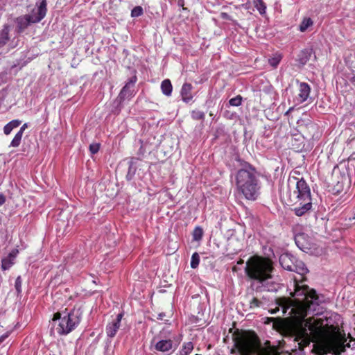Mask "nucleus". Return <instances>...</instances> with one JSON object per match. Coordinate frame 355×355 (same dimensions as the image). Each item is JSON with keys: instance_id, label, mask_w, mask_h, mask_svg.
Segmentation results:
<instances>
[{"instance_id": "nucleus-1", "label": "nucleus", "mask_w": 355, "mask_h": 355, "mask_svg": "<svg viewBox=\"0 0 355 355\" xmlns=\"http://www.w3.org/2000/svg\"><path fill=\"white\" fill-rule=\"evenodd\" d=\"M295 286L293 296L300 304V310L298 315L295 316L293 331L295 340H301L300 344L304 343V345H307L311 337L319 338L324 336L326 331L324 326L327 324H324V320L322 318H309L305 319L309 312H313L316 310V307L321 301L316 292L314 290H310L309 286L298 284H295Z\"/></svg>"}, {"instance_id": "nucleus-2", "label": "nucleus", "mask_w": 355, "mask_h": 355, "mask_svg": "<svg viewBox=\"0 0 355 355\" xmlns=\"http://www.w3.org/2000/svg\"><path fill=\"white\" fill-rule=\"evenodd\" d=\"M272 262L267 258L251 257L247 262L245 271L247 276L257 282L255 291L257 292L277 291L279 286L272 281Z\"/></svg>"}, {"instance_id": "nucleus-3", "label": "nucleus", "mask_w": 355, "mask_h": 355, "mask_svg": "<svg viewBox=\"0 0 355 355\" xmlns=\"http://www.w3.org/2000/svg\"><path fill=\"white\" fill-rule=\"evenodd\" d=\"M256 168L245 163L243 168L238 170L235 174V182L237 190L249 200H255L261 188Z\"/></svg>"}, {"instance_id": "nucleus-4", "label": "nucleus", "mask_w": 355, "mask_h": 355, "mask_svg": "<svg viewBox=\"0 0 355 355\" xmlns=\"http://www.w3.org/2000/svg\"><path fill=\"white\" fill-rule=\"evenodd\" d=\"M297 180L295 188L289 194V202L295 207L293 209L297 216H302L312 209L311 189L304 178H295Z\"/></svg>"}, {"instance_id": "nucleus-5", "label": "nucleus", "mask_w": 355, "mask_h": 355, "mask_svg": "<svg viewBox=\"0 0 355 355\" xmlns=\"http://www.w3.org/2000/svg\"><path fill=\"white\" fill-rule=\"evenodd\" d=\"M80 322V315L78 311L55 313L51 322V334L55 331L60 336H66L74 330Z\"/></svg>"}, {"instance_id": "nucleus-6", "label": "nucleus", "mask_w": 355, "mask_h": 355, "mask_svg": "<svg viewBox=\"0 0 355 355\" xmlns=\"http://www.w3.org/2000/svg\"><path fill=\"white\" fill-rule=\"evenodd\" d=\"M346 340L339 338L338 336L331 334L327 336L320 344L319 350L320 355L331 353L334 355H340L345 351L346 347H349V344H345Z\"/></svg>"}, {"instance_id": "nucleus-7", "label": "nucleus", "mask_w": 355, "mask_h": 355, "mask_svg": "<svg viewBox=\"0 0 355 355\" xmlns=\"http://www.w3.org/2000/svg\"><path fill=\"white\" fill-rule=\"evenodd\" d=\"M257 336L247 332H237L233 335L234 347L241 355H249L255 349Z\"/></svg>"}, {"instance_id": "nucleus-8", "label": "nucleus", "mask_w": 355, "mask_h": 355, "mask_svg": "<svg viewBox=\"0 0 355 355\" xmlns=\"http://www.w3.org/2000/svg\"><path fill=\"white\" fill-rule=\"evenodd\" d=\"M279 261L282 267L288 271H293L301 275H304L309 272L304 263L289 252L281 254Z\"/></svg>"}, {"instance_id": "nucleus-9", "label": "nucleus", "mask_w": 355, "mask_h": 355, "mask_svg": "<svg viewBox=\"0 0 355 355\" xmlns=\"http://www.w3.org/2000/svg\"><path fill=\"white\" fill-rule=\"evenodd\" d=\"M46 6V0H39L36 2L35 8L31 10L30 13L27 14L33 23H38L45 17L47 12Z\"/></svg>"}, {"instance_id": "nucleus-10", "label": "nucleus", "mask_w": 355, "mask_h": 355, "mask_svg": "<svg viewBox=\"0 0 355 355\" xmlns=\"http://www.w3.org/2000/svg\"><path fill=\"white\" fill-rule=\"evenodd\" d=\"M296 83L298 85L299 92L295 97L294 101L297 105H300L308 99L311 92V87L308 83L300 82L297 79L296 80Z\"/></svg>"}, {"instance_id": "nucleus-11", "label": "nucleus", "mask_w": 355, "mask_h": 355, "mask_svg": "<svg viewBox=\"0 0 355 355\" xmlns=\"http://www.w3.org/2000/svg\"><path fill=\"white\" fill-rule=\"evenodd\" d=\"M123 315V314L122 313H119L115 319L107 324L105 331L108 337L114 338L116 336L120 328Z\"/></svg>"}, {"instance_id": "nucleus-12", "label": "nucleus", "mask_w": 355, "mask_h": 355, "mask_svg": "<svg viewBox=\"0 0 355 355\" xmlns=\"http://www.w3.org/2000/svg\"><path fill=\"white\" fill-rule=\"evenodd\" d=\"M137 77L132 76L130 78L126 84L124 85V87L121 89L118 98H119L120 101H124L125 98H129L132 96V92L130 91V88L132 87L135 83L137 82Z\"/></svg>"}, {"instance_id": "nucleus-13", "label": "nucleus", "mask_w": 355, "mask_h": 355, "mask_svg": "<svg viewBox=\"0 0 355 355\" xmlns=\"http://www.w3.org/2000/svg\"><path fill=\"white\" fill-rule=\"evenodd\" d=\"M175 349L176 345H173V342L171 339L160 340L155 345V349L163 353L173 352Z\"/></svg>"}, {"instance_id": "nucleus-14", "label": "nucleus", "mask_w": 355, "mask_h": 355, "mask_svg": "<svg viewBox=\"0 0 355 355\" xmlns=\"http://www.w3.org/2000/svg\"><path fill=\"white\" fill-rule=\"evenodd\" d=\"M18 252V250L14 249L8 254L7 257L2 259L1 268L3 270H7L12 267V266L15 263V259L17 257Z\"/></svg>"}, {"instance_id": "nucleus-15", "label": "nucleus", "mask_w": 355, "mask_h": 355, "mask_svg": "<svg viewBox=\"0 0 355 355\" xmlns=\"http://www.w3.org/2000/svg\"><path fill=\"white\" fill-rule=\"evenodd\" d=\"M193 86L191 83H184L181 88V97L184 103H189L193 98L192 94Z\"/></svg>"}, {"instance_id": "nucleus-16", "label": "nucleus", "mask_w": 355, "mask_h": 355, "mask_svg": "<svg viewBox=\"0 0 355 355\" xmlns=\"http://www.w3.org/2000/svg\"><path fill=\"white\" fill-rule=\"evenodd\" d=\"M31 24L33 23L27 15L21 16L17 19V28L19 32L24 31Z\"/></svg>"}, {"instance_id": "nucleus-17", "label": "nucleus", "mask_w": 355, "mask_h": 355, "mask_svg": "<svg viewBox=\"0 0 355 355\" xmlns=\"http://www.w3.org/2000/svg\"><path fill=\"white\" fill-rule=\"evenodd\" d=\"M10 27L8 25H4L3 28L0 30V48L3 47L8 42Z\"/></svg>"}, {"instance_id": "nucleus-18", "label": "nucleus", "mask_w": 355, "mask_h": 355, "mask_svg": "<svg viewBox=\"0 0 355 355\" xmlns=\"http://www.w3.org/2000/svg\"><path fill=\"white\" fill-rule=\"evenodd\" d=\"M312 53V49H305L301 51L298 58L299 62L302 65L306 64V62L310 60Z\"/></svg>"}, {"instance_id": "nucleus-19", "label": "nucleus", "mask_w": 355, "mask_h": 355, "mask_svg": "<svg viewBox=\"0 0 355 355\" xmlns=\"http://www.w3.org/2000/svg\"><path fill=\"white\" fill-rule=\"evenodd\" d=\"M161 89L165 96H170L171 95L173 86L169 79H165L162 82Z\"/></svg>"}, {"instance_id": "nucleus-20", "label": "nucleus", "mask_w": 355, "mask_h": 355, "mask_svg": "<svg viewBox=\"0 0 355 355\" xmlns=\"http://www.w3.org/2000/svg\"><path fill=\"white\" fill-rule=\"evenodd\" d=\"M21 123V121L18 119H15L10 121L3 127L4 134L6 135H10L14 128H17L18 126L20 125Z\"/></svg>"}, {"instance_id": "nucleus-21", "label": "nucleus", "mask_w": 355, "mask_h": 355, "mask_svg": "<svg viewBox=\"0 0 355 355\" xmlns=\"http://www.w3.org/2000/svg\"><path fill=\"white\" fill-rule=\"evenodd\" d=\"M282 58L283 55L281 53L276 52L268 59V63L272 68L275 69L280 63Z\"/></svg>"}, {"instance_id": "nucleus-22", "label": "nucleus", "mask_w": 355, "mask_h": 355, "mask_svg": "<svg viewBox=\"0 0 355 355\" xmlns=\"http://www.w3.org/2000/svg\"><path fill=\"white\" fill-rule=\"evenodd\" d=\"M304 234H300L295 236V241L297 246L302 251H305L308 249V247L304 243Z\"/></svg>"}, {"instance_id": "nucleus-23", "label": "nucleus", "mask_w": 355, "mask_h": 355, "mask_svg": "<svg viewBox=\"0 0 355 355\" xmlns=\"http://www.w3.org/2000/svg\"><path fill=\"white\" fill-rule=\"evenodd\" d=\"M313 24V21L310 17H305L299 26V31L300 32H305L309 27L312 26Z\"/></svg>"}, {"instance_id": "nucleus-24", "label": "nucleus", "mask_w": 355, "mask_h": 355, "mask_svg": "<svg viewBox=\"0 0 355 355\" xmlns=\"http://www.w3.org/2000/svg\"><path fill=\"white\" fill-rule=\"evenodd\" d=\"M193 349V344L192 342L184 343L180 352V355H189Z\"/></svg>"}, {"instance_id": "nucleus-25", "label": "nucleus", "mask_w": 355, "mask_h": 355, "mask_svg": "<svg viewBox=\"0 0 355 355\" xmlns=\"http://www.w3.org/2000/svg\"><path fill=\"white\" fill-rule=\"evenodd\" d=\"M254 5L261 15L266 13V5L263 0H254Z\"/></svg>"}, {"instance_id": "nucleus-26", "label": "nucleus", "mask_w": 355, "mask_h": 355, "mask_svg": "<svg viewBox=\"0 0 355 355\" xmlns=\"http://www.w3.org/2000/svg\"><path fill=\"white\" fill-rule=\"evenodd\" d=\"M193 241H200L203 236V230L201 227L197 226L194 228L193 231Z\"/></svg>"}, {"instance_id": "nucleus-27", "label": "nucleus", "mask_w": 355, "mask_h": 355, "mask_svg": "<svg viewBox=\"0 0 355 355\" xmlns=\"http://www.w3.org/2000/svg\"><path fill=\"white\" fill-rule=\"evenodd\" d=\"M22 136L23 135H21V132H17L15 135L14 138L12 139V140L11 141L9 146L14 148L18 147L21 144Z\"/></svg>"}, {"instance_id": "nucleus-28", "label": "nucleus", "mask_w": 355, "mask_h": 355, "mask_svg": "<svg viewBox=\"0 0 355 355\" xmlns=\"http://www.w3.org/2000/svg\"><path fill=\"white\" fill-rule=\"evenodd\" d=\"M200 263V256L198 252H194L191 259V268H196L199 266Z\"/></svg>"}, {"instance_id": "nucleus-29", "label": "nucleus", "mask_w": 355, "mask_h": 355, "mask_svg": "<svg viewBox=\"0 0 355 355\" xmlns=\"http://www.w3.org/2000/svg\"><path fill=\"white\" fill-rule=\"evenodd\" d=\"M205 114L204 112L200 110H193L191 112V118L194 120H204Z\"/></svg>"}, {"instance_id": "nucleus-30", "label": "nucleus", "mask_w": 355, "mask_h": 355, "mask_svg": "<svg viewBox=\"0 0 355 355\" xmlns=\"http://www.w3.org/2000/svg\"><path fill=\"white\" fill-rule=\"evenodd\" d=\"M243 98L241 95H237L236 96L230 99L229 104L231 106H239L242 104Z\"/></svg>"}, {"instance_id": "nucleus-31", "label": "nucleus", "mask_w": 355, "mask_h": 355, "mask_svg": "<svg viewBox=\"0 0 355 355\" xmlns=\"http://www.w3.org/2000/svg\"><path fill=\"white\" fill-rule=\"evenodd\" d=\"M144 10L141 6H135L132 10H131V17H138L143 15Z\"/></svg>"}, {"instance_id": "nucleus-32", "label": "nucleus", "mask_w": 355, "mask_h": 355, "mask_svg": "<svg viewBox=\"0 0 355 355\" xmlns=\"http://www.w3.org/2000/svg\"><path fill=\"white\" fill-rule=\"evenodd\" d=\"M21 285H22V279L21 276H18L15 282V288L16 289L17 295H19L21 293Z\"/></svg>"}, {"instance_id": "nucleus-33", "label": "nucleus", "mask_w": 355, "mask_h": 355, "mask_svg": "<svg viewBox=\"0 0 355 355\" xmlns=\"http://www.w3.org/2000/svg\"><path fill=\"white\" fill-rule=\"evenodd\" d=\"M89 151L92 154L94 155L97 153L100 149V144L98 143H93L89 145Z\"/></svg>"}, {"instance_id": "nucleus-34", "label": "nucleus", "mask_w": 355, "mask_h": 355, "mask_svg": "<svg viewBox=\"0 0 355 355\" xmlns=\"http://www.w3.org/2000/svg\"><path fill=\"white\" fill-rule=\"evenodd\" d=\"M261 304V302L260 300H259L256 297H253L250 302V307L251 309H254V308H257V307H259Z\"/></svg>"}, {"instance_id": "nucleus-35", "label": "nucleus", "mask_w": 355, "mask_h": 355, "mask_svg": "<svg viewBox=\"0 0 355 355\" xmlns=\"http://www.w3.org/2000/svg\"><path fill=\"white\" fill-rule=\"evenodd\" d=\"M347 79L350 81L351 83L355 85V74H349L347 76Z\"/></svg>"}, {"instance_id": "nucleus-36", "label": "nucleus", "mask_w": 355, "mask_h": 355, "mask_svg": "<svg viewBox=\"0 0 355 355\" xmlns=\"http://www.w3.org/2000/svg\"><path fill=\"white\" fill-rule=\"evenodd\" d=\"M28 123H24L23 124V125L20 128L19 130L18 131V132H21V135L24 134V130L28 128Z\"/></svg>"}, {"instance_id": "nucleus-37", "label": "nucleus", "mask_w": 355, "mask_h": 355, "mask_svg": "<svg viewBox=\"0 0 355 355\" xmlns=\"http://www.w3.org/2000/svg\"><path fill=\"white\" fill-rule=\"evenodd\" d=\"M9 333H6L0 337V345L8 337Z\"/></svg>"}, {"instance_id": "nucleus-38", "label": "nucleus", "mask_w": 355, "mask_h": 355, "mask_svg": "<svg viewBox=\"0 0 355 355\" xmlns=\"http://www.w3.org/2000/svg\"><path fill=\"white\" fill-rule=\"evenodd\" d=\"M6 202V198L3 194H0V206L4 204Z\"/></svg>"}, {"instance_id": "nucleus-39", "label": "nucleus", "mask_w": 355, "mask_h": 355, "mask_svg": "<svg viewBox=\"0 0 355 355\" xmlns=\"http://www.w3.org/2000/svg\"><path fill=\"white\" fill-rule=\"evenodd\" d=\"M165 316H166V314L164 313H160L158 315L157 319L160 320H164Z\"/></svg>"}, {"instance_id": "nucleus-40", "label": "nucleus", "mask_w": 355, "mask_h": 355, "mask_svg": "<svg viewBox=\"0 0 355 355\" xmlns=\"http://www.w3.org/2000/svg\"><path fill=\"white\" fill-rule=\"evenodd\" d=\"M349 161H355V152L352 153L349 157Z\"/></svg>"}, {"instance_id": "nucleus-41", "label": "nucleus", "mask_w": 355, "mask_h": 355, "mask_svg": "<svg viewBox=\"0 0 355 355\" xmlns=\"http://www.w3.org/2000/svg\"><path fill=\"white\" fill-rule=\"evenodd\" d=\"M178 4L180 6H183V5H184V0H178Z\"/></svg>"}, {"instance_id": "nucleus-42", "label": "nucleus", "mask_w": 355, "mask_h": 355, "mask_svg": "<svg viewBox=\"0 0 355 355\" xmlns=\"http://www.w3.org/2000/svg\"><path fill=\"white\" fill-rule=\"evenodd\" d=\"M293 110V107H290V108L288 109V110L286 112V114L289 113V112H291Z\"/></svg>"}]
</instances>
